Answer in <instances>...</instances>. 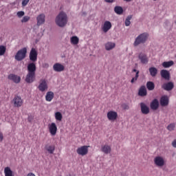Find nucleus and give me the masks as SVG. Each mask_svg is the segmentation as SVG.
I'll return each instance as SVG.
<instances>
[{
	"label": "nucleus",
	"instance_id": "1",
	"mask_svg": "<svg viewBox=\"0 0 176 176\" xmlns=\"http://www.w3.org/2000/svg\"><path fill=\"white\" fill-rule=\"evenodd\" d=\"M35 72H36V65L32 62L28 65V74L25 76L26 83H32L35 80Z\"/></svg>",
	"mask_w": 176,
	"mask_h": 176
},
{
	"label": "nucleus",
	"instance_id": "2",
	"mask_svg": "<svg viewBox=\"0 0 176 176\" xmlns=\"http://www.w3.org/2000/svg\"><path fill=\"white\" fill-rule=\"evenodd\" d=\"M55 23L58 27L63 28L67 25L68 23V16L67 13L60 12L55 19Z\"/></svg>",
	"mask_w": 176,
	"mask_h": 176
},
{
	"label": "nucleus",
	"instance_id": "3",
	"mask_svg": "<svg viewBox=\"0 0 176 176\" xmlns=\"http://www.w3.org/2000/svg\"><path fill=\"white\" fill-rule=\"evenodd\" d=\"M148 38H149V34L144 32L140 34L135 40L133 43V46H138V45H141L142 43H145L146 41H148Z\"/></svg>",
	"mask_w": 176,
	"mask_h": 176
},
{
	"label": "nucleus",
	"instance_id": "4",
	"mask_svg": "<svg viewBox=\"0 0 176 176\" xmlns=\"http://www.w3.org/2000/svg\"><path fill=\"white\" fill-rule=\"evenodd\" d=\"M26 56L27 47H23L16 52V54L15 55V60H16V61H22V60L25 58Z\"/></svg>",
	"mask_w": 176,
	"mask_h": 176
},
{
	"label": "nucleus",
	"instance_id": "5",
	"mask_svg": "<svg viewBox=\"0 0 176 176\" xmlns=\"http://www.w3.org/2000/svg\"><path fill=\"white\" fill-rule=\"evenodd\" d=\"M12 103L13 104L15 108H20V107L23 106V101L20 96H15L12 99Z\"/></svg>",
	"mask_w": 176,
	"mask_h": 176
},
{
	"label": "nucleus",
	"instance_id": "6",
	"mask_svg": "<svg viewBox=\"0 0 176 176\" xmlns=\"http://www.w3.org/2000/svg\"><path fill=\"white\" fill-rule=\"evenodd\" d=\"M89 148L90 146H82L77 148L76 152L80 156H86L89 153Z\"/></svg>",
	"mask_w": 176,
	"mask_h": 176
},
{
	"label": "nucleus",
	"instance_id": "7",
	"mask_svg": "<svg viewBox=\"0 0 176 176\" xmlns=\"http://www.w3.org/2000/svg\"><path fill=\"white\" fill-rule=\"evenodd\" d=\"M107 118L109 122H115L118 119V112L109 111L107 113Z\"/></svg>",
	"mask_w": 176,
	"mask_h": 176
},
{
	"label": "nucleus",
	"instance_id": "8",
	"mask_svg": "<svg viewBox=\"0 0 176 176\" xmlns=\"http://www.w3.org/2000/svg\"><path fill=\"white\" fill-rule=\"evenodd\" d=\"M154 163L157 167H163L166 164L164 158L162 156H157L154 158Z\"/></svg>",
	"mask_w": 176,
	"mask_h": 176
},
{
	"label": "nucleus",
	"instance_id": "9",
	"mask_svg": "<svg viewBox=\"0 0 176 176\" xmlns=\"http://www.w3.org/2000/svg\"><path fill=\"white\" fill-rule=\"evenodd\" d=\"M29 58L32 63H35L38 60V51L35 48H32L30 52Z\"/></svg>",
	"mask_w": 176,
	"mask_h": 176
},
{
	"label": "nucleus",
	"instance_id": "10",
	"mask_svg": "<svg viewBox=\"0 0 176 176\" xmlns=\"http://www.w3.org/2000/svg\"><path fill=\"white\" fill-rule=\"evenodd\" d=\"M160 103L161 107H167L170 103V98H168V96H162L160 99Z\"/></svg>",
	"mask_w": 176,
	"mask_h": 176
},
{
	"label": "nucleus",
	"instance_id": "11",
	"mask_svg": "<svg viewBox=\"0 0 176 176\" xmlns=\"http://www.w3.org/2000/svg\"><path fill=\"white\" fill-rule=\"evenodd\" d=\"M47 82H46V80L41 79L40 80V82L38 87V89L40 91H45V90H47Z\"/></svg>",
	"mask_w": 176,
	"mask_h": 176
},
{
	"label": "nucleus",
	"instance_id": "12",
	"mask_svg": "<svg viewBox=\"0 0 176 176\" xmlns=\"http://www.w3.org/2000/svg\"><path fill=\"white\" fill-rule=\"evenodd\" d=\"M48 130L51 135H56L57 134V125L52 122L48 124Z\"/></svg>",
	"mask_w": 176,
	"mask_h": 176
},
{
	"label": "nucleus",
	"instance_id": "13",
	"mask_svg": "<svg viewBox=\"0 0 176 176\" xmlns=\"http://www.w3.org/2000/svg\"><path fill=\"white\" fill-rule=\"evenodd\" d=\"M162 89H163V90H165L166 91H171V90L174 89V82H165L162 85Z\"/></svg>",
	"mask_w": 176,
	"mask_h": 176
},
{
	"label": "nucleus",
	"instance_id": "14",
	"mask_svg": "<svg viewBox=\"0 0 176 176\" xmlns=\"http://www.w3.org/2000/svg\"><path fill=\"white\" fill-rule=\"evenodd\" d=\"M8 79L10 80H12L14 83H20V82L21 81V77L13 74H10L8 76Z\"/></svg>",
	"mask_w": 176,
	"mask_h": 176
},
{
	"label": "nucleus",
	"instance_id": "15",
	"mask_svg": "<svg viewBox=\"0 0 176 176\" xmlns=\"http://www.w3.org/2000/svg\"><path fill=\"white\" fill-rule=\"evenodd\" d=\"M53 69L55 72H63L65 69V67L61 65V63H55L53 65Z\"/></svg>",
	"mask_w": 176,
	"mask_h": 176
},
{
	"label": "nucleus",
	"instance_id": "16",
	"mask_svg": "<svg viewBox=\"0 0 176 176\" xmlns=\"http://www.w3.org/2000/svg\"><path fill=\"white\" fill-rule=\"evenodd\" d=\"M139 60H140V62L142 64H148L149 59L148 58V56L146 54L144 53H140L138 56Z\"/></svg>",
	"mask_w": 176,
	"mask_h": 176
},
{
	"label": "nucleus",
	"instance_id": "17",
	"mask_svg": "<svg viewBox=\"0 0 176 176\" xmlns=\"http://www.w3.org/2000/svg\"><path fill=\"white\" fill-rule=\"evenodd\" d=\"M141 112L143 115H148L149 113V107L144 102L140 103Z\"/></svg>",
	"mask_w": 176,
	"mask_h": 176
},
{
	"label": "nucleus",
	"instance_id": "18",
	"mask_svg": "<svg viewBox=\"0 0 176 176\" xmlns=\"http://www.w3.org/2000/svg\"><path fill=\"white\" fill-rule=\"evenodd\" d=\"M101 151L103 152V153H105V155H108L111 153L112 148H111V146L104 144L101 146Z\"/></svg>",
	"mask_w": 176,
	"mask_h": 176
},
{
	"label": "nucleus",
	"instance_id": "19",
	"mask_svg": "<svg viewBox=\"0 0 176 176\" xmlns=\"http://www.w3.org/2000/svg\"><path fill=\"white\" fill-rule=\"evenodd\" d=\"M160 75L162 78L165 79V80H170V72L166 69H162L160 72Z\"/></svg>",
	"mask_w": 176,
	"mask_h": 176
},
{
	"label": "nucleus",
	"instance_id": "20",
	"mask_svg": "<svg viewBox=\"0 0 176 176\" xmlns=\"http://www.w3.org/2000/svg\"><path fill=\"white\" fill-rule=\"evenodd\" d=\"M147 94L146 87L144 85L141 86L138 91V96L140 97H145Z\"/></svg>",
	"mask_w": 176,
	"mask_h": 176
},
{
	"label": "nucleus",
	"instance_id": "21",
	"mask_svg": "<svg viewBox=\"0 0 176 176\" xmlns=\"http://www.w3.org/2000/svg\"><path fill=\"white\" fill-rule=\"evenodd\" d=\"M37 25H42L45 23V14H41L36 17Z\"/></svg>",
	"mask_w": 176,
	"mask_h": 176
},
{
	"label": "nucleus",
	"instance_id": "22",
	"mask_svg": "<svg viewBox=\"0 0 176 176\" xmlns=\"http://www.w3.org/2000/svg\"><path fill=\"white\" fill-rule=\"evenodd\" d=\"M111 28H112V23H111V22L109 21H104L102 27V31L107 32Z\"/></svg>",
	"mask_w": 176,
	"mask_h": 176
},
{
	"label": "nucleus",
	"instance_id": "23",
	"mask_svg": "<svg viewBox=\"0 0 176 176\" xmlns=\"http://www.w3.org/2000/svg\"><path fill=\"white\" fill-rule=\"evenodd\" d=\"M150 107L153 111H156L159 108V100L157 99H154L150 104Z\"/></svg>",
	"mask_w": 176,
	"mask_h": 176
},
{
	"label": "nucleus",
	"instance_id": "24",
	"mask_svg": "<svg viewBox=\"0 0 176 176\" xmlns=\"http://www.w3.org/2000/svg\"><path fill=\"white\" fill-rule=\"evenodd\" d=\"M45 150L47 152H49L51 155H53L54 153V151L56 150V146H54V145L47 144L45 146Z\"/></svg>",
	"mask_w": 176,
	"mask_h": 176
},
{
	"label": "nucleus",
	"instance_id": "25",
	"mask_svg": "<svg viewBox=\"0 0 176 176\" xmlns=\"http://www.w3.org/2000/svg\"><path fill=\"white\" fill-rule=\"evenodd\" d=\"M53 98H54V93H53L52 91H48L45 96L46 101L50 102V101H52Z\"/></svg>",
	"mask_w": 176,
	"mask_h": 176
},
{
	"label": "nucleus",
	"instance_id": "26",
	"mask_svg": "<svg viewBox=\"0 0 176 176\" xmlns=\"http://www.w3.org/2000/svg\"><path fill=\"white\" fill-rule=\"evenodd\" d=\"M4 175L5 176H14L13 171L9 166H7L4 168Z\"/></svg>",
	"mask_w": 176,
	"mask_h": 176
},
{
	"label": "nucleus",
	"instance_id": "27",
	"mask_svg": "<svg viewBox=\"0 0 176 176\" xmlns=\"http://www.w3.org/2000/svg\"><path fill=\"white\" fill-rule=\"evenodd\" d=\"M148 71L153 78H155V76L157 75V69H156V67H151L148 69Z\"/></svg>",
	"mask_w": 176,
	"mask_h": 176
},
{
	"label": "nucleus",
	"instance_id": "28",
	"mask_svg": "<svg viewBox=\"0 0 176 176\" xmlns=\"http://www.w3.org/2000/svg\"><path fill=\"white\" fill-rule=\"evenodd\" d=\"M146 86L147 89L150 91H152V90H155V83L152 81H148Z\"/></svg>",
	"mask_w": 176,
	"mask_h": 176
},
{
	"label": "nucleus",
	"instance_id": "29",
	"mask_svg": "<svg viewBox=\"0 0 176 176\" xmlns=\"http://www.w3.org/2000/svg\"><path fill=\"white\" fill-rule=\"evenodd\" d=\"M116 46V44H115V43L108 42L105 44V49L106 50H112Z\"/></svg>",
	"mask_w": 176,
	"mask_h": 176
},
{
	"label": "nucleus",
	"instance_id": "30",
	"mask_svg": "<svg viewBox=\"0 0 176 176\" xmlns=\"http://www.w3.org/2000/svg\"><path fill=\"white\" fill-rule=\"evenodd\" d=\"M132 72H135V73H136L135 77H133V78L131 79V83H134V82H136V80H138V78H139V76H140V71H138V70H137V69H133L132 70Z\"/></svg>",
	"mask_w": 176,
	"mask_h": 176
},
{
	"label": "nucleus",
	"instance_id": "31",
	"mask_svg": "<svg viewBox=\"0 0 176 176\" xmlns=\"http://www.w3.org/2000/svg\"><path fill=\"white\" fill-rule=\"evenodd\" d=\"M173 65H174V61L173 60L162 63V67H164V68H170V67H173Z\"/></svg>",
	"mask_w": 176,
	"mask_h": 176
},
{
	"label": "nucleus",
	"instance_id": "32",
	"mask_svg": "<svg viewBox=\"0 0 176 176\" xmlns=\"http://www.w3.org/2000/svg\"><path fill=\"white\" fill-rule=\"evenodd\" d=\"M70 42L72 45H78L79 43V38L76 36H73L70 38Z\"/></svg>",
	"mask_w": 176,
	"mask_h": 176
},
{
	"label": "nucleus",
	"instance_id": "33",
	"mask_svg": "<svg viewBox=\"0 0 176 176\" xmlns=\"http://www.w3.org/2000/svg\"><path fill=\"white\" fill-rule=\"evenodd\" d=\"M114 12L116 14H123V8L117 6L114 8Z\"/></svg>",
	"mask_w": 176,
	"mask_h": 176
},
{
	"label": "nucleus",
	"instance_id": "34",
	"mask_svg": "<svg viewBox=\"0 0 176 176\" xmlns=\"http://www.w3.org/2000/svg\"><path fill=\"white\" fill-rule=\"evenodd\" d=\"M55 119L58 122H61L63 120V114L60 111H57L55 113Z\"/></svg>",
	"mask_w": 176,
	"mask_h": 176
},
{
	"label": "nucleus",
	"instance_id": "35",
	"mask_svg": "<svg viewBox=\"0 0 176 176\" xmlns=\"http://www.w3.org/2000/svg\"><path fill=\"white\" fill-rule=\"evenodd\" d=\"M131 19H133V16L129 15V16H127V18L125 20V25H126V27H129V25H130V24H131L130 20Z\"/></svg>",
	"mask_w": 176,
	"mask_h": 176
},
{
	"label": "nucleus",
	"instance_id": "36",
	"mask_svg": "<svg viewBox=\"0 0 176 176\" xmlns=\"http://www.w3.org/2000/svg\"><path fill=\"white\" fill-rule=\"evenodd\" d=\"M6 53V47L0 45V56H3Z\"/></svg>",
	"mask_w": 176,
	"mask_h": 176
},
{
	"label": "nucleus",
	"instance_id": "37",
	"mask_svg": "<svg viewBox=\"0 0 176 176\" xmlns=\"http://www.w3.org/2000/svg\"><path fill=\"white\" fill-rule=\"evenodd\" d=\"M174 129H175V123H171L169 125H168V126H167V129L169 131H173L174 130Z\"/></svg>",
	"mask_w": 176,
	"mask_h": 176
},
{
	"label": "nucleus",
	"instance_id": "38",
	"mask_svg": "<svg viewBox=\"0 0 176 176\" xmlns=\"http://www.w3.org/2000/svg\"><path fill=\"white\" fill-rule=\"evenodd\" d=\"M31 17L28 16H25L22 18V19L21 20V23H28V21H30Z\"/></svg>",
	"mask_w": 176,
	"mask_h": 176
},
{
	"label": "nucleus",
	"instance_id": "39",
	"mask_svg": "<svg viewBox=\"0 0 176 176\" xmlns=\"http://www.w3.org/2000/svg\"><path fill=\"white\" fill-rule=\"evenodd\" d=\"M25 14V12H24V11H19L16 13V16L19 17V19H21V17H23Z\"/></svg>",
	"mask_w": 176,
	"mask_h": 176
},
{
	"label": "nucleus",
	"instance_id": "40",
	"mask_svg": "<svg viewBox=\"0 0 176 176\" xmlns=\"http://www.w3.org/2000/svg\"><path fill=\"white\" fill-rule=\"evenodd\" d=\"M28 2H30V0H23L22 1V7L24 8L28 5Z\"/></svg>",
	"mask_w": 176,
	"mask_h": 176
},
{
	"label": "nucleus",
	"instance_id": "41",
	"mask_svg": "<svg viewBox=\"0 0 176 176\" xmlns=\"http://www.w3.org/2000/svg\"><path fill=\"white\" fill-rule=\"evenodd\" d=\"M3 141V133L2 132H0V142H2Z\"/></svg>",
	"mask_w": 176,
	"mask_h": 176
},
{
	"label": "nucleus",
	"instance_id": "42",
	"mask_svg": "<svg viewBox=\"0 0 176 176\" xmlns=\"http://www.w3.org/2000/svg\"><path fill=\"white\" fill-rule=\"evenodd\" d=\"M104 2H107V3H113L115 0H104Z\"/></svg>",
	"mask_w": 176,
	"mask_h": 176
},
{
	"label": "nucleus",
	"instance_id": "43",
	"mask_svg": "<svg viewBox=\"0 0 176 176\" xmlns=\"http://www.w3.org/2000/svg\"><path fill=\"white\" fill-rule=\"evenodd\" d=\"M122 108L123 109H129L130 107L127 104H123Z\"/></svg>",
	"mask_w": 176,
	"mask_h": 176
},
{
	"label": "nucleus",
	"instance_id": "44",
	"mask_svg": "<svg viewBox=\"0 0 176 176\" xmlns=\"http://www.w3.org/2000/svg\"><path fill=\"white\" fill-rule=\"evenodd\" d=\"M172 146H173V148H176V139L172 142Z\"/></svg>",
	"mask_w": 176,
	"mask_h": 176
},
{
	"label": "nucleus",
	"instance_id": "45",
	"mask_svg": "<svg viewBox=\"0 0 176 176\" xmlns=\"http://www.w3.org/2000/svg\"><path fill=\"white\" fill-rule=\"evenodd\" d=\"M27 176H36L35 175V174L32 173H30L27 175Z\"/></svg>",
	"mask_w": 176,
	"mask_h": 176
},
{
	"label": "nucleus",
	"instance_id": "46",
	"mask_svg": "<svg viewBox=\"0 0 176 176\" xmlns=\"http://www.w3.org/2000/svg\"><path fill=\"white\" fill-rule=\"evenodd\" d=\"M125 2H131V0H124Z\"/></svg>",
	"mask_w": 176,
	"mask_h": 176
},
{
	"label": "nucleus",
	"instance_id": "47",
	"mask_svg": "<svg viewBox=\"0 0 176 176\" xmlns=\"http://www.w3.org/2000/svg\"><path fill=\"white\" fill-rule=\"evenodd\" d=\"M45 67H49V65L48 64H45Z\"/></svg>",
	"mask_w": 176,
	"mask_h": 176
},
{
	"label": "nucleus",
	"instance_id": "48",
	"mask_svg": "<svg viewBox=\"0 0 176 176\" xmlns=\"http://www.w3.org/2000/svg\"><path fill=\"white\" fill-rule=\"evenodd\" d=\"M153 1H157V0H153Z\"/></svg>",
	"mask_w": 176,
	"mask_h": 176
}]
</instances>
